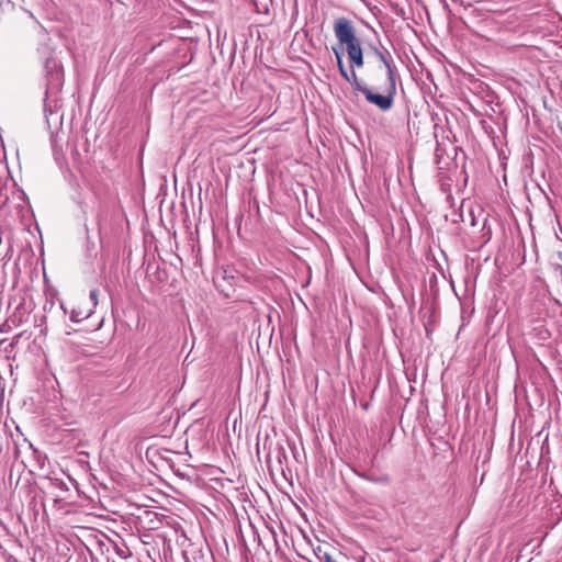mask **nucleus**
I'll return each instance as SVG.
<instances>
[{
  "label": "nucleus",
  "instance_id": "6",
  "mask_svg": "<svg viewBox=\"0 0 562 562\" xmlns=\"http://www.w3.org/2000/svg\"><path fill=\"white\" fill-rule=\"evenodd\" d=\"M492 238V228L491 225L487 223V220H484L482 229H481V236L479 240V247H483L486 245Z\"/></svg>",
  "mask_w": 562,
  "mask_h": 562
},
{
  "label": "nucleus",
  "instance_id": "17",
  "mask_svg": "<svg viewBox=\"0 0 562 562\" xmlns=\"http://www.w3.org/2000/svg\"><path fill=\"white\" fill-rule=\"evenodd\" d=\"M57 134L56 135H52V145H53V148L54 150L57 149Z\"/></svg>",
  "mask_w": 562,
  "mask_h": 562
},
{
  "label": "nucleus",
  "instance_id": "15",
  "mask_svg": "<svg viewBox=\"0 0 562 562\" xmlns=\"http://www.w3.org/2000/svg\"><path fill=\"white\" fill-rule=\"evenodd\" d=\"M23 335H24V331L15 335L12 339L11 347H14L15 345H18Z\"/></svg>",
  "mask_w": 562,
  "mask_h": 562
},
{
  "label": "nucleus",
  "instance_id": "8",
  "mask_svg": "<svg viewBox=\"0 0 562 562\" xmlns=\"http://www.w3.org/2000/svg\"><path fill=\"white\" fill-rule=\"evenodd\" d=\"M23 316H24L23 307H22V305H20L15 308V312L9 317V319H10L11 324L16 327L23 323V321H24Z\"/></svg>",
  "mask_w": 562,
  "mask_h": 562
},
{
  "label": "nucleus",
  "instance_id": "13",
  "mask_svg": "<svg viewBox=\"0 0 562 562\" xmlns=\"http://www.w3.org/2000/svg\"><path fill=\"white\" fill-rule=\"evenodd\" d=\"M318 558H319L321 561H324V562H336L333 559L331 554L328 553V552H324L323 555H319Z\"/></svg>",
  "mask_w": 562,
  "mask_h": 562
},
{
  "label": "nucleus",
  "instance_id": "7",
  "mask_svg": "<svg viewBox=\"0 0 562 562\" xmlns=\"http://www.w3.org/2000/svg\"><path fill=\"white\" fill-rule=\"evenodd\" d=\"M337 66H338L341 77L346 81H348L352 86V88L356 90V83L353 82V78H352L353 75H357L355 69H351V71L348 72L347 69L345 68V65L342 61H337Z\"/></svg>",
  "mask_w": 562,
  "mask_h": 562
},
{
  "label": "nucleus",
  "instance_id": "5",
  "mask_svg": "<svg viewBox=\"0 0 562 562\" xmlns=\"http://www.w3.org/2000/svg\"><path fill=\"white\" fill-rule=\"evenodd\" d=\"M228 279H233V277L228 276L226 269L217 270L213 277L215 286L226 296H229V290L232 289V284L228 282Z\"/></svg>",
  "mask_w": 562,
  "mask_h": 562
},
{
  "label": "nucleus",
  "instance_id": "16",
  "mask_svg": "<svg viewBox=\"0 0 562 562\" xmlns=\"http://www.w3.org/2000/svg\"><path fill=\"white\" fill-rule=\"evenodd\" d=\"M281 457L285 458V451L282 447L279 448L278 450V459H279V462H281Z\"/></svg>",
  "mask_w": 562,
  "mask_h": 562
},
{
  "label": "nucleus",
  "instance_id": "1",
  "mask_svg": "<svg viewBox=\"0 0 562 562\" xmlns=\"http://www.w3.org/2000/svg\"><path fill=\"white\" fill-rule=\"evenodd\" d=\"M334 33L341 45H346L351 67L361 68L364 64L360 40L356 36V30L350 20L338 18L334 23Z\"/></svg>",
  "mask_w": 562,
  "mask_h": 562
},
{
  "label": "nucleus",
  "instance_id": "9",
  "mask_svg": "<svg viewBox=\"0 0 562 562\" xmlns=\"http://www.w3.org/2000/svg\"><path fill=\"white\" fill-rule=\"evenodd\" d=\"M90 316V312H83L81 310L74 308L70 314V319L74 323H79Z\"/></svg>",
  "mask_w": 562,
  "mask_h": 562
},
{
  "label": "nucleus",
  "instance_id": "11",
  "mask_svg": "<svg viewBox=\"0 0 562 562\" xmlns=\"http://www.w3.org/2000/svg\"><path fill=\"white\" fill-rule=\"evenodd\" d=\"M11 326H13L10 322V319L8 318L2 325H0V331L1 333H7L11 329Z\"/></svg>",
  "mask_w": 562,
  "mask_h": 562
},
{
  "label": "nucleus",
  "instance_id": "12",
  "mask_svg": "<svg viewBox=\"0 0 562 562\" xmlns=\"http://www.w3.org/2000/svg\"><path fill=\"white\" fill-rule=\"evenodd\" d=\"M98 290L95 289L90 291L89 297L94 306L98 304Z\"/></svg>",
  "mask_w": 562,
  "mask_h": 562
},
{
  "label": "nucleus",
  "instance_id": "3",
  "mask_svg": "<svg viewBox=\"0 0 562 562\" xmlns=\"http://www.w3.org/2000/svg\"><path fill=\"white\" fill-rule=\"evenodd\" d=\"M370 48L373 55L384 66L386 70V78H396L398 71L390 50L381 43H379V45H371Z\"/></svg>",
  "mask_w": 562,
  "mask_h": 562
},
{
  "label": "nucleus",
  "instance_id": "4",
  "mask_svg": "<svg viewBox=\"0 0 562 562\" xmlns=\"http://www.w3.org/2000/svg\"><path fill=\"white\" fill-rule=\"evenodd\" d=\"M45 70L50 85L58 86L60 83L63 72L57 60L54 58H47L45 61Z\"/></svg>",
  "mask_w": 562,
  "mask_h": 562
},
{
  "label": "nucleus",
  "instance_id": "10",
  "mask_svg": "<svg viewBox=\"0 0 562 562\" xmlns=\"http://www.w3.org/2000/svg\"><path fill=\"white\" fill-rule=\"evenodd\" d=\"M361 477H363L370 482L379 483V484H387L390 482L389 476H371L368 474H362Z\"/></svg>",
  "mask_w": 562,
  "mask_h": 562
},
{
  "label": "nucleus",
  "instance_id": "2",
  "mask_svg": "<svg viewBox=\"0 0 562 562\" xmlns=\"http://www.w3.org/2000/svg\"><path fill=\"white\" fill-rule=\"evenodd\" d=\"M352 78L356 83V91L361 92L369 103L374 104L383 112L393 108L396 95V78H386L384 86H372V88L360 81L357 75H353Z\"/></svg>",
  "mask_w": 562,
  "mask_h": 562
},
{
  "label": "nucleus",
  "instance_id": "14",
  "mask_svg": "<svg viewBox=\"0 0 562 562\" xmlns=\"http://www.w3.org/2000/svg\"><path fill=\"white\" fill-rule=\"evenodd\" d=\"M333 50L335 53V56L337 58V61H342V49H338L336 47H333Z\"/></svg>",
  "mask_w": 562,
  "mask_h": 562
}]
</instances>
